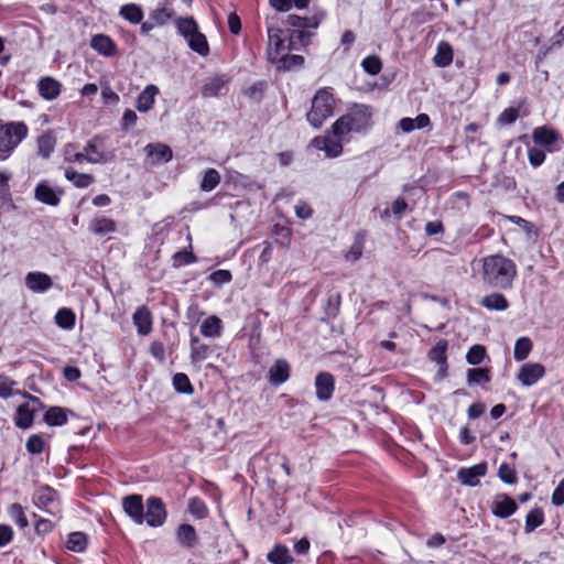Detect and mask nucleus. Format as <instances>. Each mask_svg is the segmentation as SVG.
Masks as SVG:
<instances>
[{
	"label": "nucleus",
	"mask_w": 564,
	"mask_h": 564,
	"mask_svg": "<svg viewBox=\"0 0 564 564\" xmlns=\"http://www.w3.org/2000/svg\"><path fill=\"white\" fill-rule=\"evenodd\" d=\"M144 151L153 164L169 162L173 155L171 148L163 143L148 144Z\"/></svg>",
	"instance_id": "nucleus-16"
},
{
	"label": "nucleus",
	"mask_w": 564,
	"mask_h": 564,
	"mask_svg": "<svg viewBox=\"0 0 564 564\" xmlns=\"http://www.w3.org/2000/svg\"><path fill=\"white\" fill-rule=\"evenodd\" d=\"M487 473V464L485 462L474 465L468 468H460L457 473V477L463 485L477 486L480 478Z\"/></svg>",
	"instance_id": "nucleus-9"
},
{
	"label": "nucleus",
	"mask_w": 564,
	"mask_h": 564,
	"mask_svg": "<svg viewBox=\"0 0 564 564\" xmlns=\"http://www.w3.org/2000/svg\"><path fill=\"white\" fill-rule=\"evenodd\" d=\"M288 24L299 29L317 28L319 22L316 19L302 18L295 14L288 17Z\"/></svg>",
	"instance_id": "nucleus-44"
},
{
	"label": "nucleus",
	"mask_w": 564,
	"mask_h": 564,
	"mask_svg": "<svg viewBox=\"0 0 564 564\" xmlns=\"http://www.w3.org/2000/svg\"><path fill=\"white\" fill-rule=\"evenodd\" d=\"M17 382L4 373H0V398L7 399L13 394Z\"/></svg>",
	"instance_id": "nucleus-52"
},
{
	"label": "nucleus",
	"mask_w": 564,
	"mask_h": 564,
	"mask_svg": "<svg viewBox=\"0 0 564 564\" xmlns=\"http://www.w3.org/2000/svg\"><path fill=\"white\" fill-rule=\"evenodd\" d=\"M13 538V530L11 527L1 524L0 525V547L11 542Z\"/></svg>",
	"instance_id": "nucleus-64"
},
{
	"label": "nucleus",
	"mask_w": 564,
	"mask_h": 564,
	"mask_svg": "<svg viewBox=\"0 0 564 564\" xmlns=\"http://www.w3.org/2000/svg\"><path fill=\"white\" fill-rule=\"evenodd\" d=\"M166 511L163 501L158 497H151L147 501L144 519L150 527H160L164 523Z\"/></svg>",
	"instance_id": "nucleus-5"
},
{
	"label": "nucleus",
	"mask_w": 564,
	"mask_h": 564,
	"mask_svg": "<svg viewBox=\"0 0 564 564\" xmlns=\"http://www.w3.org/2000/svg\"><path fill=\"white\" fill-rule=\"evenodd\" d=\"M189 511L195 517L203 519L207 516V508L204 502L197 498H193L189 500L188 505Z\"/></svg>",
	"instance_id": "nucleus-55"
},
{
	"label": "nucleus",
	"mask_w": 564,
	"mask_h": 564,
	"mask_svg": "<svg viewBox=\"0 0 564 564\" xmlns=\"http://www.w3.org/2000/svg\"><path fill=\"white\" fill-rule=\"evenodd\" d=\"M231 273L228 270H217L209 275V280L216 284L221 285L231 281Z\"/></svg>",
	"instance_id": "nucleus-58"
},
{
	"label": "nucleus",
	"mask_w": 564,
	"mask_h": 564,
	"mask_svg": "<svg viewBox=\"0 0 564 564\" xmlns=\"http://www.w3.org/2000/svg\"><path fill=\"white\" fill-rule=\"evenodd\" d=\"M468 383H482L489 382L490 377L487 369L484 368H473L467 371Z\"/></svg>",
	"instance_id": "nucleus-49"
},
{
	"label": "nucleus",
	"mask_w": 564,
	"mask_h": 564,
	"mask_svg": "<svg viewBox=\"0 0 564 564\" xmlns=\"http://www.w3.org/2000/svg\"><path fill=\"white\" fill-rule=\"evenodd\" d=\"M56 492L52 488L41 487L35 495V501L39 506L46 507L54 502Z\"/></svg>",
	"instance_id": "nucleus-47"
},
{
	"label": "nucleus",
	"mask_w": 564,
	"mask_h": 564,
	"mask_svg": "<svg viewBox=\"0 0 564 564\" xmlns=\"http://www.w3.org/2000/svg\"><path fill=\"white\" fill-rule=\"evenodd\" d=\"M120 15L130 23L138 24L143 19V11L139 6L129 3L121 7Z\"/></svg>",
	"instance_id": "nucleus-34"
},
{
	"label": "nucleus",
	"mask_w": 564,
	"mask_h": 564,
	"mask_svg": "<svg viewBox=\"0 0 564 564\" xmlns=\"http://www.w3.org/2000/svg\"><path fill=\"white\" fill-rule=\"evenodd\" d=\"M316 397L321 401H328L335 389L334 377L328 372H319L315 378Z\"/></svg>",
	"instance_id": "nucleus-12"
},
{
	"label": "nucleus",
	"mask_w": 564,
	"mask_h": 564,
	"mask_svg": "<svg viewBox=\"0 0 564 564\" xmlns=\"http://www.w3.org/2000/svg\"><path fill=\"white\" fill-rule=\"evenodd\" d=\"M552 503L560 507L564 503V479H562L558 486L552 494Z\"/></svg>",
	"instance_id": "nucleus-62"
},
{
	"label": "nucleus",
	"mask_w": 564,
	"mask_h": 564,
	"mask_svg": "<svg viewBox=\"0 0 564 564\" xmlns=\"http://www.w3.org/2000/svg\"><path fill=\"white\" fill-rule=\"evenodd\" d=\"M186 41L191 50L199 55L207 56L209 54V46L206 36L199 31L188 36Z\"/></svg>",
	"instance_id": "nucleus-32"
},
{
	"label": "nucleus",
	"mask_w": 564,
	"mask_h": 564,
	"mask_svg": "<svg viewBox=\"0 0 564 564\" xmlns=\"http://www.w3.org/2000/svg\"><path fill=\"white\" fill-rule=\"evenodd\" d=\"M39 93L44 99L53 100L61 94V84L52 77H44L39 82Z\"/></svg>",
	"instance_id": "nucleus-21"
},
{
	"label": "nucleus",
	"mask_w": 564,
	"mask_h": 564,
	"mask_svg": "<svg viewBox=\"0 0 564 564\" xmlns=\"http://www.w3.org/2000/svg\"><path fill=\"white\" fill-rule=\"evenodd\" d=\"M453 61V51L452 47L446 43H441L437 46V53L434 56V63L438 67H446Z\"/></svg>",
	"instance_id": "nucleus-35"
},
{
	"label": "nucleus",
	"mask_w": 564,
	"mask_h": 564,
	"mask_svg": "<svg viewBox=\"0 0 564 564\" xmlns=\"http://www.w3.org/2000/svg\"><path fill=\"white\" fill-rule=\"evenodd\" d=\"M90 46L102 56L111 57L117 54L116 43L106 34H96L90 40Z\"/></svg>",
	"instance_id": "nucleus-15"
},
{
	"label": "nucleus",
	"mask_w": 564,
	"mask_h": 564,
	"mask_svg": "<svg viewBox=\"0 0 564 564\" xmlns=\"http://www.w3.org/2000/svg\"><path fill=\"white\" fill-rule=\"evenodd\" d=\"M334 105L333 95L327 89H319L312 100V108L307 113L308 122L315 128L321 127L327 118L333 116Z\"/></svg>",
	"instance_id": "nucleus-2"
},
{
	"label": "nucleus",
	"mask_w": 564,
	"mask_h": 564,
	"mask_svg": "<svg viewBox=\"0 0 564 564\" xmlns=\"http://www.w3.org/2000/svg\"><path fill=\"white\" fill-rule=\"evenodd\" d=\"M545 375V368L538 362H527L521 366L517 378L525 387L533 386Z\"/></svg>",
	"instance_id": "nucleus-7"
},
{
	"label": "nucleus",
	"mask_w": 564,
	"mask_h": 564,
	"mask_svg": "<svg viewBox=\"0 0 564 564\" xmlns=\"http://www.w3.org/2000/svg\"><path fill=\"white\" fill-rule=\"evenodd\" d=\"M11 518L21 527L26 528L29 525L28 519L24 514L23 508L19 503H13L10 507Z\"/></svg>",
	"instance_id": "nucleus-54"
},
{
	"label": "nucleus",
	"mask_w": 564,
	"mask_h": 564,
	"mask_svg": "<svg viewBox=\"0 0 564 564\" xmlns=\"http://www.w3.org/2000/svg\"><path fill=\"white\" fill-rule=\"evenodd\" d=\"M137 120H138L137 113L131 109H127L122 116L121 128L123 130H129L131 127H133L135 124Z\"/></svg>",
	"instance_id": "nucleus-60"
},
{
	"label": "nucleus",
	"mask_w": 564,
	"mask_h": 564,
	"mask_svg": "<svg viewBox=\"0 0 564 564\" xmlns=\"http://www.w3.org/2000/svg\"><path fill=\"white\" fill-rule=\"evenodd\" d=\"M516 274L514 263L503 256L494 254L481 259V279L490 288H510Z\"/></svg>",
	"instance_id": "nucleus-1"
},
{
	"label": "nucleus",
	"mask_w": 564,
	"mask_h": 564,
	"mask_svg": "<svg viewBox=\"0 0 564 564\" xmlns=\"http://www.w3.org/2000/svg\"><path fill=\"white\" fill-rule=\"evenodd\" d=\"M132 321L139 335L145 336L151 333L153 319L147 306H139L132 316Z\"/></svg>",
	"instance_id": "nucleus-14"
},
{
	"label": "nucleus",
	"mask_w": 564,
	"mask_h": 564,
	"mask_svg": "<svg viewBox=\"0 0 564 564\" xmlns=\"http://www.w3.org/2000/svg\"><path fill=\"white\" fill-rule=\"evenodd\" d=\"M223 322L213 315L207 317L200 326V333L205 337H219L221 335Z\"/></svg>",
	"instance_id": "nucleus-28"
},
{
	"label": "nucleus",
	"mask_w": 564,
	"mask_h": 564,
	"mask_svg": "<svg viewBox=\"0 0 564 564\" xmlns=\"http://www.w3.org/2000/svg\"><path fill=\"white\" fill-rule=\"evenodd\" d=\"M177 541L184 547H193L197 542L196 531L191 524H181L177 529Z\"/></svg>",
	"instance_id": "nucleus-29"
},
{
	"label": "nucleus",
	"mask_w": 564,
	"mask_h": 564,
	"mask_svg": "<svg viewBox=\"0 0 564 564\" xmlns=\"http://www.w3.org/2000/svg\"><path fill=\"white\" fill-rule=\"evenodd\" d=\"M341 139H337L334 137V134L330 135H324V137H316L313 139L312 144L321 151H324L326 156L328 158H336L341 154L343 152V145L340 143Z\"/></svg>",
	"instance_id": "nucleus-10"
},
{
	"label": "nucleus",
	"mask_w": 564,
	"mask_h": 564,
	"mask_svg": "<svg viewBox=\"0 0 564 564\" xmlns=\"http://www.w3.org/2000/svg\"><path fill=\"white\" fill-rule=\"evenodd\" d=\"M282 61L285 68L297 67L304 63V58L301 55H285L282 57Z\"/></svg>",
	"instance_id": "nucleus-63"
},
{
	"label": "nucleus",
	"mask_w": 564,
	"mask_h": 564,
	"mask_svg": "<svg viewBox=\"0 0 564 564\" xmlns=\"http://www.w3.org/2000/svg\"><path fill=\"white\" fill-rule=\"evenodd\" d=\"M362 68L366 73L370 75H377L380 73L382 68V63L378 56L371 55L367 56L362 63Z\"/></svg>",
	"instance_id": "nucleus-50"
},
{
	"label": "nucleus",
	"mask_w": 564,
	"mask_h": 564,
	"mask_svg": "<svg viewBox=\"0 0 564 564\" xmlns=\"http://www.w3.org/2000/svg\"><path fill=\"white\" fill-rule=\"evenodd\" d=\"M65 177L78 188H86L95 182L91 174L78 173L73 167H67L64 173Z\"/></svg>",
	"instance_id": "nucleus-26"
},
{
	"label": "nucleus",
	"mask_w": 564,
	"mask_h": 564,
	"mask_svg": "<svg viewBox=\"0 0 564 564\" xmlns=\"http://www.w3.org/2000/svg\"><path fill=\"white\" fill-rule=\"evenodd\" d=\"M498 476L506 484L512 485L517 482V475L514 468L506 463L500 465Z\"/></svg>",
	"instance_id": "nucleus-53"
},
{
	"label": "nucleus",
	"mask_w": 564,
	"mask_h": 564,
	"mask_svg": "<svg viewBox=\"0 0 564 564\" xmlns=\"http://www.w3.org/2000/svg\"><path fill=\"white\" fill-rule=\"evenodd\" d=\"M35 409L28 402L18 406L14 422L20 429H29L34 420Z\"/></svg>",
	"instance_id": "nucleus-22"
},
{
	"label": "nucleus",
	"mask_w": 564,
	"mask_h": 564,
	"mask_svg": "<svg viewBox=\"0 0 564 564\" xmlns=\"http://www.w3.org/2000/svg\"><path fill=\"white\" fill-rule=\"evenodd\" d=\"M226 80L221 77H214L202 87V95L204 97H216L225 87Z\"/></svg>",
	"instance_id": "nucleus-39"
},
{
	"label": "nucleus",
	"mask_w": 564,
	"mask_h": 564,
	"mask_svg": "<svg viewBox=\"0 0 564 564\" xmlns=\"http://www.w3.org/2000/svg\"><path fill=\"white\" fill-rule=\"evenodd\" d=\"M66 546L73 552H83L87 546V538L83 532H73L68 535Z\"/></svg>",
	"instance_id": "nucleus-43"
},
{
	"label": "nucleus",
	"mask_w": 564,
	"mask_h": 564,
	"mask_svg": "<svg viewBox=\"0 0 564 564\" xmlns=\"http://www.w3.org/2000/svg\"><path fill=\"white\" fill-rule=\"evenodd\" d=\"M220 182V175L215 169H208L200 182V189L204 192L213 191Z\"/></svg>",
	"instance_id": "nucleus-42"
},
{
	"label": "nucleus",
	"mask_w": 564,
	"mask_h": 564,
	"mask_svg": "<svg viewBox=\"0 0 564 564\" xmlns=\"http://www.w3.org/2000/svg\"><path fill=\"white\" fill-rule=\"evenodd\" d=\"M35 198L51 206H57L59 203L58 195L46 183H41L36 186Z\"/></svg>",
	"instance_id": "nucleus-27"
},
{
	"label": "nucleus",
	"mask_w": 564,
	"mask_h": 564,
	"mask_svg": "<svg viewBox=\"0 0 564 564\" xmlns=\"http://www.w3.org/2000/svg\"><path fill=\"white\" fill-rule=\"evenodd\" d=\"M85 161L93 164L106 163L112 160V155L102 151V140L94 137L84 147Z\"/></svg>",
	"instance_id": "nucleus-6"
},
{
	"label": "nucleus",
	"mask_w": 564,
	"mask_h": 564,
	"mask_svg": "<svg viewBox=\"0 0 564 564\" xmlns=\"http://www.w3.org/2000/svg\"><path fill=\"white\" fill-rule=\"evenodd\" d=\"M122 508L124 512L137 523L142 524L144 521V507L141 495H130L122 499Z\"/></svg>",
	"instance_id": "nucleus-8"
},
{
	"label": "nucleus",
	"mask_w": 564,
	"mask_h": 564,
	"mask_svg": "<svg viewBox=\"0 0 564 564\" xmlns=\"http://www.w3.org/2000/svg\"><path fill=\"white\" fill-rule=\"evenodd\" d=\"M544 522V514L541 509L531 510L525 517L524 530L527 533L534 531L538 527Z\"/></svg>",
	"instance_id": "nucleus-41"
},
{
	"label": "nucleus",
	"mask_w": 564,
	"mask_h": 564,
	"mask_svg": "<svg viewBox=\"0 0 564 564\" xmlns=\"http://www.w3.org/2000/svg\"><path fill=\"white\" fill-rule=\"evenodd\" d=\"M173 386L181 393L191 394L193 392V386L185 373H176L173 377Z\"/></svg>",
	"instance_id": "nucleus-48"
},
{
	"label": "nucleus",
	"mask_w": 564,
	"mask_h": 564,
	"mask_svg": "<svg viewBox=\"0 0 564 564\" xmlns=\"http://www.w3.org/2000/svg\"><path fill=\"white\" fill-rule=\"evenodd\" d=\"M158 94L159 89L155 85H148L138 96L137 109L141 112L149 111L153 107Z\"/></svg>",
	"instance_id": "nucleus-19"
},
{
	"label": "nucleus",
	"mask_w": 564,
	"mask_h": 564,
	"mask_svg": "<svg viewBox=\"0 0 564 564\" xmlns=\"http://www.w3.org/2000/svg\"><path fill=\"white\" fill-rule=\"evenodd\" d=\"M480 305L489 311H506L509 307V302L505 295L500 293H491L480 300Z\"/></svg>",
	"instance_id": "nucleus-24"
},
{
	"label": "nucleus",
	"mask_w": 564,
	"mask_h": 564,
	"mask_svg": "<svg viewBox=\"0 0 564 564\" xmlns=\"http://www.w3.org/2000/svg\"><path fill=\"white\" fill-rule=\"evenodd\" d=\"M519 116V110L516 108H508L500 115V122L505 124L513 123Z\"/></svg>",
	"instance_id": "nucleus-61"
},
{
	"label": "nucleus",
	"mask_w": 564,
	"mask_h": 564,
	"mask_svg": "<svg viewBox=\"0 0 564 564\" xmlns=\"http://www.w3.org/2000/svg\"><path fill=\"white\" fill-rule=\"evenodd\" d=\"M485 356V347L480 345H475L468 350L466 355V360L469 365H479L484 360Z\"/></svg>",
	"instance_id": "nucleus-51"
},
{
	"label": "nucleus",
	"mask_w": 564,
	"mask_h": 564,
	"mask_svg": "<svg viewBox=\"0 0 564 564\" xmlns=\"http://www.w3.org/2000/svg\"><path fill=\"white\" fill-rule=\"evenodd\" d=\"M175 24L178 33L185 39L198 31V25L192 17L178 18Z\"/></svg>",
	"instance_id": "nucleus-36"
},
{
	"label": "nucleus",
	"mask_w": 564,
	"mask_h": 564,
	"mask_svg": "<svg viewBox=\"0 0 564 564\" xmlns=\"http://www.w3.org/2000/svg\"><path fill=\"white\" fill-rule=\"evenodd\" d=\"M346 117L349 119L350 124L354 128V132L360 133L370 127L372 112L368 106L355 105L346 113Z\"/></svg>",
	"instance_id": "nucleus-4"
},
{
	"label": "nucleus",
	"mask_w": 564,
	"mask_h": 564,
	"mask_svg": "<svg viewBox=\"0 0 564 564\" xmlns=\"http://www.w3.org/2000/svg\"><path fill=\"white\" fill-rule=\"evenodd\" d=\"M349 132H354V128L346 115L337 119L332 126V133L337 139H343Z\"/></svg>",
	"instance_id": "nucleus-40"
},
{
	"label": "nucleus",
	"mask_w": 564,
	"mask_h": 564,
	"mask_svg": "<svg viewBox=\"0 0 564 564\" xmlns=\"http://www.w3.org/2000/svg\"><path fill=\"white\" fill-rule=\"evenodd\" d=\"M268 37H269V46L274 47L276 55H282L285 51L289 50V46L284 45L281 29L273 26V25H269L268 26Z\"/></svg>",
	"instance_id": "nucleus-31"
},
{
	"label": "nucleus",
	"mask_w": 564,
	"mask_h": 564,
	"mask_svg": "<svg viewBox=\"0 0 564 564\" xmlns=\"http://www.w3.org/2000/svg\"><path fill=\"white\" fill-rule=\"evenodd\" d=\"M173 18V11L167 8H159L150 13L149 19L153 21L155 25H163Z\"/></svg>",
	"instance_id": "nucleus-46"
},
{
	"label": "nucleus",
	"mask_w": 564,
	"mask_h": 564,
	"mask_svg": "<svg viewBox=\"0 0 564 564\" xmlns=\"http://www.w3.org/2000/svg\"><path fill=\"white\" fill-rule=\"evenodd\" d=\"M76 316L70 308H61L55 315L56 324L64 329H72L75 326Z\"/></svg>",
	"instance_id": "nucleus-37"
},
{
	"label": "nucleus",
	"mask_w": 564,
	"mask_h": 564,
	"mask_svg": "<svg viewBox=\"0 0 564 564\" xmlns=\"http://www.w3.org/2000/svg\"><path fill=\"white\" fill-rule=\"evenodd\" d=\"M209 349L206 345L193 346L191 349V358L195 364L204 361L208 357Z\"/></svg>",
	"instance_id": "nucleus-56"
},
{
	"label": "nucleus",
	"mask_w": 564,
	"mask_h": 564,
	"mask_svg": "<svg viewBox=\"0 0 564 564\" xmlns=\"http://www.w3.org/2000/svg\"><path fill=\"white\" fill-rule=\"evenodd\" d=\"M532 349V341L529 337H520L514 344L513 357L517 361L524 360Z\"/></svg>",
	"instance_id": "nucleus-38"
},
{
	"label": "nucleus",
	"mask_w": 564,
	"mask_h": 564,
	"mask_svg": "<svg viewBox=\"0 0 564 564\" xmlns=\"http://www.w3.org/2000/svg\"><path fill=\"white\" fill-rule=\"evenodd\" d=\"M430 117L426 113H420L416 118H403L399 121L400 129L409 133L414 129H422L430 124Z\"/></svg>",
	"instance_id": "nucleus-25"
},
{
	"label": "nucleus",
	"mask_w": 564,
	"mask_h": 564,
	"mask_svg": "<svg viewBox=\"0 0 564 564\" xmlns=\"http://www.w3.org/2000/svg\"><path fill=\"white\" fill-rule=\"evenodd\" d=\"M528 155L531 165L534 167L540 166L545 160V153L536 148L529 149Z\"/></svg>",
	"instance_id": "nucleus-59"
},
{
	"label": "nucleus",
	"mask_w": 564,
	"mask_h": 564,
	"mask_svg": "<svg viewBox=\"0 0 564 564\" xmlns=\"http://www.w3.org/2000/svg\"><path fill=\"white\" fill-rule=\"evenodd\" d=\"M174 265L181 267L196 261V257L186 250L178 251L173 256Z\"/></svg>",
	"instance_id": "nucleus-57"
},
{
	"label": "nucleus",
	"mask_w": 564,
	"mask_h": 564,
	"mask_svg": "<svg viewBox=\"0 0 564 564\" xmlns=\"http://www.w3.org/2000/svg\"><path fill=\"white\" fill-rule=\"evenodd\" d=\"M447 341L445 339H441L436 343V345L430 350L429 358L440 365V373L442 377L445 376V371L447 369Z\"/></svg>",
	"instance_id": "nucleus-17"
},
{
	"label": "nucleus",
	"mask_w": 564,
	"mask_h": 564,
	"mask_svg": "<svg viewBox=\"0 0 564 564\" xmlns=\"http://www.w3.org/2000/svg\"><path fill=\"white\" fill-rule=\"evenodd\" d=\"M290 377V365L283 360L278 359L269 370V381L272 384H281Z\"/></svg>",
	"instance_id": "nucleus-18"
},
{
	"label": "nucleus",
	"mask_w": 564,
	"mask_h": 564,
	"mask_svg": "<svg viewBox=\"0 0 564 564\" xmlns=\"http://www.w3.org/2000/svg\"><path fill=\"white\" fill-rule=\"evenodd\" d=\"M89 230L96 236H105L117 230V224L113 219L107 217H96L89 224Z\"/></svg>",
	"instance_id": "nucleus-20"
},
{
	"label": "nucleus",
	"mask_w": 564,
	"mask_h": 564,
	"mask_svg": "<svg viewBox=\"0 0 564 564\" xmlns=\"http://www.w3.org/2000/svg\"><path fill=\"white\" fill-rule=\"evenodd\" d=\"M518 506L516 501L506 494H499L492 501V513L499 518H508L513 514Z\"/></svg>",
	"instance_id": "nucleus-11"
},
{
	"label": "nucleus",
	"mask_w": 564,
	"mask_h": 564,
	"mask_svg": "<svg viewBox=\"0 0 564 564\" xmlns=\"http://www.w3.org/2000/svg\"><path fill=\"white\" fill-rule=\"evenodd\" d=\"M533 141L543 147H550L558 139V134L547 127H539L533 130Z\"/></svg>",
	"instance_id": "nucleus-23"
},
{
	"label": "nucleus",
	"mask_w": 564,
	"mask_h": 564,
	"mask_svg": "<svg viewBox=\"0 0 564 564\" xmlns=\"http://www.w3.org/2000/svg\"><path fill=\"white\" fill-rule=\"evenodd\" d=\"M45 446L46 442L39 434L31 435L25 444L26 451L33 455L41 454L44 451Z\"/></svg>",
	"instance_id": "nucleus-45"
},
{
	"label": "nucleus",
	"mask_w": 564,
	"mask_h": 564,
	"mask_svg": "<svg viewBox=\"0 0 564 564\" xmlns=\"http://www.w3.org/2000/svg\"><path fill=\"white\" fill-rule=\"evenodd\" d=\"M26 133L28 128L22 122L0 126V151H11L26 137Z\"/></svg>",
	"instance_id": "nucleus-3"
},
{
	"label": "nucleus",
	"mask_w": 564,
	"mask_h": 564,
	"mask_svg": "<svg viewBox=\"0 0 564 564\" xmlns=\"http://www.w3.org/2000/svg\"><path fill=\"white\" fill-rule=\"evenodd\" d=\"M25 285L34 293H42L52 286V279L43 272H29L25 275Z\"/></svg>",
	"instance_id": "nucleus-13"
},
{
	"label": "nucleus",
	"mask_w": 564,
	"mask_h": 564,
	"mask_svg": "<svg viewBox=\"0 0 564 564\" xmlns=\"http://www.w3.org/2000/svg\"><path fill=\"white\" fill-rule=\"evenodd\" d=\"M44 421L50 426L64 425L67 422L66 410L59 406H52L46 411Z\"/></svg>",
	"instance_id": "nucleus-33"
},
{
	"label": "nucleus",
	"mask_w": 564,
	"mask_h": 564,
	"mask_svg": "<svg viewBox=\"0 0 564 564\" xmlns=\"http://www.w3.org/2000/svg\"><path fill=\"white\" fill-rule=\"evenodd\" d=\"M268 561L271 564H291L293 557L290 554L289 549L285 545H275L272 551L267 555Z\"/></svg>",
	"instance_id": "nucleus-30"
}]
</instances>
